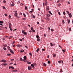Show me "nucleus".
<instances>
[{
  "mask_svg": "<svg viewBox=\"0 0 73 73\" xmlns=\"http://www.w3.org/2000/svg\"><path fill=\"white\" fill-rule=\"evenodd\" d=\"M11 68L13 69H15V68H14V67H13V66H11Z\"/></svg>",
  "mask_w": 73,
  "mask_h": 73,
  "instance_id": "79ce46f5",
  "label": "nucleus"
},
{
  "mask_svg": "<svg viewBox=\"0 0 73 73\" xmlns=\"http://www.w3.org/2000/svg\"><path fill=\"white\" fill-rule=\"evenodd\" d=\"M43 66H46V64H45V63H44L43 64Z\"/></svg>",
  "mask_w": 73,
  "mask_h": 73,
  "instance_id": "2eb2a0df",
  "label": "nucleus"
},
{
  "mask_svg": "<svg viewBox=\"0 0 73 73\" xmlns=\"http://www.w3.org/2000/svg\"><path fill=\"white\" fill-rule=\"evenodd\" d=\"M7 49H11V48H10V47H9V46H7Z\"/></svg>",
  "mask_w": 73,
  "mask_h": 73,
  "instance_id": "6ab92c4d",
  "label": "nucleus"
},
{
  "mask_svg": "<svg viewBox=\"0 0 73 73\" xmlns=\"http://www.w3.org/2000/svg\"><path fill=\"white\" fill-rule=\"evenodd\" d=\"M25 10H27V7L25 6Z\"/></svg>",
  "mask_w": 73,
  "mask_h": 73,
  "instance_id": "4c0bfd02",
  "label": "nucleus"
},
{
  "mask_svg": "<svg viewBox=\"0 0 73 73\" xmlns=\"http://www.w3.org/2000/svg\"><path fill=\"white\" fill-rule=\"evenodd\" d=\"M22 33L24 34L25 35H27L28 34V32H25V30H22Z\"/></svg>",
  "mask_w": 73,
  "mask_h": 73,
  "instance_id": "f257e3e1",
  "label": "nucleus"
},
{
  "mask_svg": "<svg viewBox=\"0 0 73 73\" xmlns=\"http://www.w3.org/2000/svg\"><path fill=\"white\" fill-rule=\"evenodd\" d=\"M58 62L59 63V64H61V62L60 61H58Z\"/></svg>",
  "mask_w": 73,
  "mask_h": 73,
  "instance_id": "ea45409f",
  "label": "nucleus"
},
{
  "mask_svg": "<svg viewBox=\"0 0 73 73\" xmlns=\"http://www.w3.org/2000/svg\"><path fill=\"white\" fill-rule=\"evenodd\" d=\"M62 23L64 24H65V22H64V20H62Z\"/></svg>",
  "mask_w": 73,
  "mask_h": 73,
  "instance_id": "e433bc0d",
  "label": "nucleus"
},
{
  "mask_svg": "<svg viewBox=\"0 0 73 73\" xmlns=\"http://www.w3.org/2000/svg\"><path fill=\"white\" fill-rule=\"evenodd\" d=\"M31 66L33 68H35V66H34V65L33 64H32L31 65Z\"/></svg>",
  "mask_w": 73,
  "mask_h": 73,
  "instance_id": "9d476101",
  "label": "nucleus"
},
{
  "mask_svg": "<svg viewBox=\"0 0 73 73\" xmlns=\"http://www.w3.org/2000/svg\"><path fill=\"white\" fill-rule=\"evenodd\" d=\"M43 6H44V7L45 6V3H43Z\"/></svg>",
  "mask_w": 73,
  "mask_h": 73,
  "instance_id": "13d9d810",
  "label": "nucleus"
},
{
  "mask_svg": "<svg viewBox=\"0 0 73 73\" xmlns=\"http://www.w3.org/2000/svg\"><path fill=\"white\" fill-rule=\"evenodd\" d=\"M10 55H11V54H7V56H10Z\"/></svg>",
  "mask_w": 73,
  "mask_h": 73,
  "instance_id": "4d7b16f0",
  "label": "nucleus"
},
{
  "mask_svg": "<svg viewBox=\"0 0 73 73\" xmlns=\"http://www.w3.org/2000/svg\"><path fill=\"white\" fill-rule=\"evenodd\" d=\"M23 58L25 60H27V56H25L23 57Z\"/></svg>",
  "mask_w": 73,
  "mask_h": 73,
  "instance_id": "f8f14e48",
  "label": "nucleus"
},
{
  "mask_svg": "<svg viewBox=\"0 0 73 73\" xmlns=\"http://www.w3.org/2000/svg\"><path fill=\"white\" fill-rule=\"evenodd\" d=\"M62 51L63 53H65V51L64 50H62Z\"/></svg>",
  "mask_w": 73,
  "mask_h": 73,
  "instance_id": "37998d69",
  "label": "nucleus"
},
{
  "mask_svg": "<svg viewBox=\"0 0 73 73\" xmlns=\"http://www.w3.org/2000/svg\"><path fill=\"white\" fill-rule=\"evenodd\" d=\"M16 17H17V18H19V16H16Z\"/></svg>",
  "mask_w": 73,
  "mask_h": 73,
  "instance_id": "0e129e2a",
  "label": "nucleus"
},
{
  "mask_svg": "<svg viewBox=\"0 0 73 73\" xmlns=\"http://www.w3.org/2000/svg\"><path fill=\"white\" fill-rule=\"evenodd\" d=\"M14 15L15 16H17V13H16L14 14Z\"/></svg>",
  "mask_w": 73,
  "mask_h": 73,
  "instance_id": "f3484780",
  "label": "nucleus"
},
{
  "mask_svg": "<svg viewBox=\"0 0 73 73\" xmlns=\"http://www.w3.org/2000/svg\"><path fill=\"white\" fill-rule=\"evenodd\" d=\"M3 49L4 50H7V48H6L5 47H3Z\"/></svg>",
  "mask_w": 73,
  "mask_h": 73,
  "instance_id": "aec40b11",
  "label": "nucleus"
},
{
  "mask_svg": "<svg viewBox=\"0 0 73 73\" xmlns=\"http://www.w3.org/2000/svg\"><path fill=\"white\" fill-rule=\"evenodd\" d=\"M58 14L59 15H61V13H60V12H58Z\"/></svg>",
  "mask_w": 73,
  "mask_h": 73,
  "instance_id": "5fc2aeb1",
  "label": "nucleus"
},
{
  "mask_svg": "<svg viewBox=\"0 0 73 73\" xmlns=\"http://www.w3.org/2000/svg\"><path fill=\"white\" fill-rule=\"evenodd\" d=\"M9 19H11V15H9Z\"/></svg>",
  "mask_w": 73,
  "mask_h": 73,
  "instance_id": "473e14b6",
  "label": "nucleus"
},
{
  "mask_svg": "<svg viewBox=\"0 0 73 73\" xmlns=\"http://www.w3.org/2000/svg\"><path fill=\"white\" fill-rule=\"evenodd\" d=\"M48 13H50V15H52V13H51L50 11H48Z\"/></svg>",
  "mask_w": 73,
  "mask_h": 73,
  "instance_id": "4468645a",
  "label": "nucleus"
},
{
  "mask_svg": "<svg viewBox=\"0 0 73 73\" xmlns=\"http://www.w3.org/2000/svg\"><path fill=\"white\" fill-rule=\"evenodd\" d=\"M32 31L33 32H36V31H35V30H33V31Z\"/></svg>",
  "mask_w": 73,
  "mask_h": 73,
  "instance_id": "a18cd8bd",
  "label": "nucleus"
},
{
  "mask_svg": "<svg viewBox=\"0 0 73 73\" xmlns=\"http://www.w3.org/2000/svg\"><path fill=\"white\" fill-rule=\"evenodd\" d=\"M29 54L30 55V56H32V53H31V52H30L29 53Z\"/></svg>",
  "mask_w": 73,
  "mask_h": 73,
  "instance_id": "a878e982",
  "label": "nucleus"
},
{
  "mask_svg": "<svg viewBox=\"0 0 73 73\" xmlns=\"http://www.w3.org/2000/svg\"><path fill=\"white\" fill-rule=\"evenodd\" d=\"M48 64H50V61H48Z\"/></svg>",
  "mask_w": 73,
  "mask_h": 73,
  "instance_id": "c9c22d12",
  "label": "nucleus"
},
{
  "mask_svg": "<svg viewBox=\"0 0 73 73\" xmlns=\"http://www.w3.org/2000/svg\"><path fill=\"white\" fill-rule=\"evenodd\" d=\"M8 65V64L5 63L3 64L4 66H6V65Z\"/></svg>",
  "mask_w": 73,
  "mask_h": 73,
  "instance_id": "5701e85b",
  "label": "nucleus"
},
{
  "mask_svg": "<svg viewBox=\"0 0 73 73\" xmlns=\"http://www.w3.org/2000/svg\"><path fill=\"white\" fill-rule=\"evenodd\" d=\"M45 5L46 6H46H47V2H45Z\"/></svg>",
  "mask_w": 73,
  "mask_h": 73,
  "instance_id": "b1692460",
  "label": "nucleus"
},
{
  "mask_svg": "<svg viewBox=\"0 0 73 73\" xmlns=\"http://www.w3.org/2000/svg\"><path fill=\"white\" fill-rule=\"evenodd\" d=\"M17 46L19 47V48H21L22 46V45H21L17 44Z\"/></svg>",
  "mask_w": 73,
  "mask_h": 73,
  "instance_id": "39448f33",
  "label": "nucleus"
},
{
  "mask_svg": "<svg viewBox=\"0 0 73 73\" xmlns=\"http://www.w3.org/2000/svg\"><path fill=\"white\" fill-rule=\"evenodd\" d=\"M3 46L5 47H6V46H7V45L6 44H5L3 45Z\"/></svg>",
  "mask_w": 73,
  "mask_h": 73,
  "instance_id": "dca6fc26",
  "label": "nucleus"
},
{
  "mask_svg": "<svg viewBox=\"0 0 73 73\" xmlns=\"http://www.w3.org/2000/svg\"><path fill=\"white\" fill-rule=\"evenodd\" d=\"M0 23H1V24H3V23H4V22L2 21H0Z\"/></svg>",
  "mask_w": 73,
  "mask_h": 73,
  "instance_id": "a211bd4d",
  "label": "nucleus"
},
{
  "mask_svg": "<svg viewBox=\"0 0 73 73\" xmlns=\"http://www.w3.org/2000/svg\"><path fill=\"white\" fill-rule=\"evenodd\" d=\"M3 1L4 3H6V1Z\"/></svg>",
  "mask_w": 73,
  "mask_h": 73,
  "instance_id": "de8ad7c7",
  "label": "nucleus"
},
{
  "mask_svg": "<svg viewBox=\"0 0 73 73\" xmlns=\"http://www.w3.org/2000/svg\"><path fill=\"white\" fill-rule=\"evenodd\" d=\"M9 26H11V25H12V24H11V23H9Z\"/></svg>",
  "mask_w": 73,
  "mask_h": 73,
  "instance_id": "603ef678",
  "label": "nucleus"
},
{
  "mask_svg": "<svg viewBox=\"0 0 73 73\" xmlns=\"http://www.w3.org/2000/svg\"><path fill=\"white\" fill-rule=\"evenodd\" d=\"M68 15H69V17L70 18H71L72 17V14H71V13H70V14H68Z\"/></svg>",
  "mask_w": 73,
  "mask_h": 73,
  "instance_id": "423d86ee",
  "label": "nucleus"
},
{
  "mask_svg": "<svg viewBox=\"0 0 73 73\" xmlns=\"http://www.w3.org/2000/svg\"><path fill=\"white\" fill-rule=\"evenodd\" d=\"M27 64H31V62H27Z\"/></svg>",
  "mask_w": 73,
  "mask_h": 73,
  "instance_id": "7c9ffc66",
  "label": "nucleus"
},
{
  "mask_svg": "<svg viewBox=\"0 0 73 73\" xmlns=\"http://www.w3.org/2000/svg\"><path fill=\"white\" fill-rule=\"evenodd\" d=\"M17 70L15 69L13 70L12 72H17Z\"/></svg>",
  "mask_w": 73,
  "mask_h": 73,
  "instance_id": "0eeeda50",
  "label": "nucleus"
},
{
  "mask_svg": "<svg viewBox=\"0 0 73 73\" xmlns=\"http://www.w3.org/2000/svg\"><path fill=\"white\" fill-rule=\"evenodd\" d=\"M65 14H66L65 12L64 11L63 12V14L64 15H65Z\"/></svg>",
  "mask_w": 73,
  "mask_h": 73,
  "instance_id": "8fccbe9b",
  "label": "nucleus"
},
{
  "mask_svg": "<svg viewBox=\"0 0 73 73\" xmlns=\"http://www.w3.org/2000/svg\"><path fill=\"white\" fill-rule=\"evenodd\" d=\"M22 20H26V18H23L22 19Z\"/></svg>",
  "mask_w": 73,
  "mask_h": 73,
  "instance_id": "c756f323",
  "label": "nucleus"
},
{
  "mask_svg": "<svg viewBox=\"0 0 73 73\" xmlns=\"http://www.w3.org/2000/svg\"><path fill=\"white\" fill-rule=\"evenodd\" d=\"M23 15L25 17H26V15L25 13H23Z\"/></svg>",
  "mask_w": 73,
  "mask_h": 73,
  "instance_id": "58836bf2",
  "label": "nucleus"
},
{
  "mask_svg": "<svg viewBox=\"0 0 73 73\" xmlns=\"http://www.w3.org/2000/svg\"><path fill=\"white\" fill-rule=\"evenodd\" d=\"M11 66H9V69H11Z\"/></svg>",
  "mask_w": 73,
  "mask_h": 73,
  "instance_id": "69168bd1",
  "label": "nucleus"
},
{
  "mask_svg": "<svg viewBox=\"0 0 73 73\" xmlns=\"http://www.w3.org/2000/svg\"><path fill=\"white\" fill-rule=\"evenodd\" d=\"M62 72V70L60 69V72Z\"/></svg>",
  "mask_w": 73,
  "mask_h": 73,
  "instance_id": "bf43d9fd",
  "label": "nucleus"
},
{
  "mask_svg": "<svg viewBox=\"0 0 73 73\" xmlns=\"http://www.w3.org/2000/svg\"><path fill=\"white\" fill-rule=\"evenodd\" d=\"M10 30L11 32H12V31H13V29H12L11 28L10 29Z\"/></svg>",
  "mask_w": 73,
  "mask_h": 73,
  "instance_id": "49530a36",
  "label": "nucleus"
},
{
  "mask_svg": "<svg viewBox=\"0 0 73 73\" xmlns=\"http://www.w3.org/2000/svg\"><path fill=\"white\" fill-rule=\"evenodd\" d=\"M31 68H32V67H31V66H29L28 67V69L29 70H31Z\"/></svg>",
  "mask_w": 73,
  "mask_h": 73,
  "instance_id": "20e7f679",
  "label": "nucleus"
},
{
  "mask_svg": "<svg viewBox=\"0 0 73 73\" xmlns=\"http://www.w3.org/2000/svg\"><path fill=\"white\" fill-rule=\"evenodd\" d=\"M50 44L51 46H53V43H50Z\"/></svg>",
  "mask_w": 73,
  "mask_h": 73,
  "instance_id": "412c9836",
  "label": "nucleus"
},
{
  "mask_svg": "<svg viewBox=\"0 0 73 73\" xmlns=\"http://www.w3.org/2000/svg\"><path fill=\"white\" fill-rule=\"evenodd\" d=\"M32 12H33L32 11H30V12H29L30 13H32Z\"/></svg>",
  "mask_w": 73,
  "mask_h": 73,
  "instance_id": "6e6d98bb",
  "label": "nucleus"
},
{
  "mask_svg": "<svg viewBox=\"0 0 73 73\" xmlns=\"http://www.w3.org/2000/svg\"><path fill=\"white\" fill-rule=\"evenodd\" d=\"M42 50H43V51H45V49H42Z\"/></svg>",
  "mask_w": 73,
  "mask_h": 73,
  "instance_id": "864d4df0",
  "label": "nucleus"
},
{
  "mask_svg": "<svg viewBox=\"0 0 73 73\" xmlns=\"http://www.w3.org/2000/svg\"><path fill=\"white\" fill-rule=\"evenodd\" d=\"M52 55L53 57H55L56 56V54H53Z\"/></svg>",
  "mask_w": 73,
  "mask_h": 73,
  "instance_id": "9b49d317",
  "label": "nucleus"
},
{
  "mask_svg": "<svg viewBox=\"0 0 73 73\" xmlns=\"http://www.w3.org/2000/svg\"><path fill=\"white\" fill-rule=\"evenodd\" d=\"M2 7H3V9H6L5 7H4V6H2Z\"/></svg>",
  "mask_w": 73,
  "mask_h": 73,
  "instance_id": "cd10ccee",
  "label": "nucleus"
},
{
  "mask_svg": "<svg viewBox=\"0 0 73 73\" xmlns=\"http://www.w3.org/2000/svg\"><path fill=\"white\" fill-rule=\"evenodd\" d=\"M14 6V5H13V4H12L11 5V7H13Z\"/></svg>",
  "mask_w": 73,
  "mask_h": 73,
  "instance_id": "72a5a7b5",
  "label": "nucleus"
},
{
  "mask_svg": "<svg viewBox=\"0 0 73 73\" xmlns=\"http://www.w3.org/2000/svg\"><path fill=\"white\" fill-rule=\"evenodd\" d=\"M20 60L23 61V59H22V58H20Z\"/></svg>",
  "mask_w": 73,
  "mask_h": 73,
  "instance_id": "052dcab7",
  "label": "nucleus"
},
{
  "mask_svg": "<svg viewBox=\"0 0 73 73\" xmlns=\"http://www.w3.org/2000/svg\"><path fill=\"white\" fill-rule=\"evenodd\" d=\"M36 63H34V65H36Z\"/></svg>",
  "mask_w": 73,
  "mask_h": 73,
  "instance_id": "338daca9",
  "label": "nucleus"
},
{
  "mask_svg": "<svg viewBox=\"0 0 73 73\" xmlns=\"http://www.w3.org/2000/svg\"><path fill=\"white\" fill-rule=\"evenodd\" d=\"M68 30H69V31H72V29H71V28H69L68 29Z\"/></svg>",
  "mask_w": 73,
  "mask_h": 73,
  "instance_id": "bb28decb",
  "label": "nucleus"
},
{
  "mask_svg": "<svg viewBox=\"0 0 73 73\" xmlns=\"http://www.w3.org/2000/svg\"><path fill=\"white\" fill-rule=\"evenodd\" d=\"M19 40L20 41H23V40L22 39H19Z\"/></svg>",
  "mask_w": 73,
  "mask_h": 73,
  "instance_id": "3c124183",
  "label": "nucleus"
},
{
  "mask_svg": "<svg viewBox=\"0 0 73 73\" xmlns=\"http://www.w3.org/2000/svg\"><path fill=\"white\" fill-rule=\"evenodd\" d=\"M46 10H49V6H48L46 7Z\"/></svg>",
  "mask_w": 73,
  "mask_h": 73,
  "instance_id": "6e6552de",
  "label": "nucleus"
},
{
  "mask_svg": "<svg viewBox=\"0 0 73 73\" xmlns=\"http://www.w3.org/2000/svg\"><path fill=\"white\" fill-rule=\"evenodd\" d=\"M70 20L68 21V24H69V23H70Z\"/></svg>",
  "mask_w": 73,
  "mask_h": 73,
  "instance_id": "f704fd0d",
  "label": "nucleus"
},
{
  "mask_svg": "<svg viewBox=\"0 0 73 73\" xmlns=\"http://www.w3.org/2000/svg\"><path fill=\"white\" fill-rule=\"evenodd\" d=\"M36 38H39L40 37H39V36L38 35H36Z\"/></svg>",
  "mask_w": 73,
  "mask_h": 73,
  "instance_id": "393cba45",
  "label": "nucleus"
},
{
  "mask_svg": "<svg viewBox=\"0 0 73 73\" xmlns=\"http://www.w3.org/2000/svg\"><path fill=\"white\" fill-rule=\"evenodd\" d=\"M5 16H7V14H5Z\"/></svg>",
  "mask_w": 73,
  "mask_h": 73,
  "instance_id": "e2e57ef3",
  "label": "nucleus"
},
{
  "mask_svg": "<svg viewBox=\"0 0 73 73\" xmlns=\"http://www.w3.org/2000/svg\"><path fill=\"white\" fill-rule=\"evenodd\" d=\"M31 30H32V31H33V27H31Z\"/></svg>",
  "mask_w": 73,
  "mask_h": 73,
  "instance_id": "c03bdc74",
  "label": "nucleus"
},
{
  "mask_svg": "<svg viewBox=\"0 0 73 73\" xmlns=\"http://www.w3.org/2000/svg\"><path fill=\"white\" fill-rule=\"evenodd\" d=\"M39 49H40V48H38V49L36 50V52H38V51H39Z\"/></svg>",
  "mask_w": 73,
  "mask_h": 73,
  "instance_id": "4be33fe9",
  "label": "nucleus"
},
{
  "mask_svg": "<svg viewBox=\"0 0 73 73\" xmlns=\"http://www.w3.org/2000/svg\"><path fill=\"white\" fill-rule=\"evenodd\" d=\"M66 12L67 13L68 15V14H69V11H66Z\"/></svg>",
  "mask_w": 73,
  "mask_h": 73,
  "instance_id": "2f4dec72",
  "label": "nucleus"
},
{
  "mask_svg": "<svg viewBox=\"0 0 73 73\" xmlns=\"http://www.w3.org/2000/svg\"><path fill=\"white\" fill-rule=\"evenodd\" d=\"M46 16H47V17H50V14H46Z\"/></svg>",
  "mask_w": 73,
  "mask_h": 73,
  "instance_id": "ddd939ff",
  "label": "nucleus"
},
{
  "mask_svg": "<svg viewBox=\"0 0 73 73\" xmlns=\"http://www.w3.org/2000/svg\"><path fill=\"white\" fill-rule=\"evenodd\" d=\"M38 9L39 11H40V9L39 8H38Z\"/></svg>",
  "mask_w": 73,
  "mask_h": 73,
  "instance_id": "774afa93",
  "label": "nucleus"
},
{
  "mask_svg": "<svg viewBox=\"0 0 73 73\" xmlns=\"http://www.w3.org/2000/svg\"><path fill=\"white\" fill-rule=\"evenodd\" d=\"M47 20L48 21H49V17H47Z\"/></svg>",
  "mask_w": 73,
  "mask_h": 73,
  "instance_id": "09e8293b",
  "label": "nucleus"
},
{
  "mask_svg": "<svg viewBox=\"0 0 73 73\" xmlns=\"http://www.w3.org/2000/svg\"><path fill=\"white\" fill-rule=\"evenodd\" d=\"M8 50H9L11 53H12L13 54H14V52L11 49H9Z\"/></svg>",
  "mask_w": 73,
  "mask_h": 73,
  "instance_id": "f03ea898",
  "label": "nucleus"
},
{
  "mask_svg": "<svg viewBox=\"0 0 73 73\" xmlns=\"http://www.w3.org/2000/svg\"><path fill=\"white\" fill-rule=\"evenodd\" d=\"M37 41H40V39L38 38L37 39Z\"/></svg>",
  "mask_w": 73,
  "mask_h": 73,
  "instance_id": "c85d7f7f",
  "label": "nucleus"
},
{
  "mask_svg": "<svg viewBox=\"0 0 73 73\" xmlns=\"http://www.w3.org/2000/svg\"><path fill=\"white\" fill-rule=\"evenodd\" d=\"M1 62H3L4 63H5V62H7V60H2L1 61Z\"/></svg>",
  "mask_w": 73,
  "mask_h": 73,
  "instance_id": "7ed1b4c3",
  "label": "nucleus"
},
{
  "mask_svg": "<svg viewBox=\"0 0 73 73\" xmlns=\"http://www.w3.org/2000/svg\"><path fill=\"white\" fill-rule=\"evenodd\" d=\"M24 52V50H20V53H23Z\"/></svg>",
  "mask_w": 73,
  "mask_h": 73,
  "instance_id": "1a4fd4ad",
  "label": "nucleus"
},
{
  "mask_svg": "<svg viewBox=\"0 0 73 73\" xmlns=\"http://www.w3.org/2000/svg\"><path fill=\"white\" fill-rule=\"evenodd\" d=\"M33 18L34 19H35V18H36V17H35V16L33 15Z\"/></svg>",
  "mask_w": 73,
  "mask_h": 73,
  "instance_id": "a19ab883",
  "label": "nucleus"
},
{
  "mask_svg": "<svg viewBox=\"0 0 73 73\" xmlns=\"http://www.w3.org/2000/svg\"><path fill=\"white\" fill-rule=\"evenodd\" d=\"M25 48H27V49H28V47L27 46H25Z\"/></svg>",
  "mask_w": 73,
  "mask_h": 73,
  "instance_id": "680f3d73",
  "label": "nucleus"
}]
</instances>
